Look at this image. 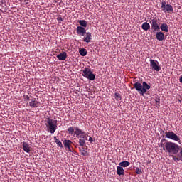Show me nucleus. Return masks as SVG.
Masks as SVG:
<instances>
[{
    "label": "nucleus",
    "mask_w": 182,
    "mask_h": 182,
    "mask_svg": "<svg viewBox=\"0 0 182 182\" xmlns=\"http://www.w3.org/2000/svg\"><path fill=\"white\" fill-rule=\"evenodd\" d=\"M160 144L161 149L168 154H178L180 151V147L177 144L166 139H161Z\"/></svg>",
    "instance_id": "f257e3e1"
},
{
    "label": "nucleus",
    "mask_w": 182,
    "mask_h": 182,
    "mask_svg": "<svg viewBox=\"0 0 182 182\" xmlns=\"http://www.w3.org/2000/svg\"><path fill=\"white\" fill-rule=\"evenodd\" d=\"M74 134H75L76 137L80 138L78 141L79 145L81 147H85V146H86V140H87L89 135L86 132L82 131L79 127L75 128Z\"/></svg>",
    "instance_id": "f03ea898"
},
{
    "label": "nucleus",
    "mask_w": 182,
    "mask_h": 182,
    "mask_svg": "<svg viewBox=\"0 0 182 182\" xmlns=\"http://www.w3.org/2000/svg\"><path fill=\"white\" fill-rule=\"evenodd\" d=\"M134 89H136L137 92H139L142 96L144 95V93L147 92L149 89H151V86H150L147 82H143L142 85L141 83L136 82L134 84H133Z\"/></svg>",
    "instance_id": "7ed1b4c3"
},
{
    "label": "nucleus",
    "mask_w": 182,
    "mask_h": 182,
    "mask_svg": "<svg viewBox=\"0 0 182 182\" xmlns=\"http://www.w3.org/2000/svg\"><path fill=\"white\" fill-rule=\"evenodd\" d=\"M57 123L58 120H53V119L50 118L47 119V128L51 134H53V133L56 132V129H58Z\"/></svg>",
    "instance_id": "20e7f679"
},
{
    "label": "nucleus",
    "mask_w": 182,
    "mask_h": 182,
    "mask_svg": "<svg viewBox=\"0 0 182 182\" xmlns=\"http://www.w3.org/2000/svg\"><path fill=\"white\" fill-rule=\"evenodd\" d=\"M161 5V11L162 12H164V14H173L174 11L173 6H171L170 4H167L166 1H162Z\"/></svg>",
    "instance_id": "39448f33"
},
{
    "label": "nucleus",
    "mask_w": 182,
    "mask_h": 182,
    "mask_svg": "<svg viewBox=\"0 0 182 182\" xmlns=\"http://www.w3.org/2000/svg\"><path fill=\"white\" fill-rule=\"evenodd\" d=\"M82 76L88 79V80H95L96 75L92 72V70L89 68H85L82 73Z\"/></svg>",
    "instance_id": "423d86ee"
},
{
    "label": "nucleus",
    "mask_w": 182,
    "mask_h": 182,
    "mask_svg": "<svg viewBox=\"0 0 182 182\" xmlns=\"http://www.w3.org/2000/svg\"><path fill=\"white\" fill-rule=\"evenodd\" d=\"M165 137L166 139H171V140H173L174 141H177L178 143H181V140H180V136H178L176 133L173 131H168L165 132Z\"/></svg>",
    "instance_id": "0eeeda50"
},
{
    "label": "nucleus",
    "mask_w": 182,
    "mask_h": 182,
    "mask_svg": "<svg viewBox=\"0 0 182 182\" xmlns=\"http://www.w3.org/2000/svg\"><path fill=\"white\" fill-rule=\"evenodd\" d=\"M149 62H150V66L152 70H156V72H160L161 67H160V64L159 63V61L151 59L149 60Z\"/></svg>",
    "instance_id": "6e6552de"
},
{
    "label": "nucleus",
    "mask_w": 182,
    "mask_h": 182,
    "mask_svg": "<svg viewBox=\"0 0 182 182\" xmlns=\"http://www.w3.org/2000/svg\"><path fill=\"white\" fill-rule=\"evenodd\" d=\"M151 29L152 31H160V26H159V20L157 18H153L151 21Z\"/></svg>",
    "instance_id": "1a4fd4ad"
},
{
    "label": "nucleus",
    "mask_w": 182,
    "mask_h": 182,
    "mask_svg": "<svg viewBox=\"0 0 182 182\" xmlns=\"http://www.w3.org/2000/svg\"><path fill=\"white\" fill-rule=\"evenodd\" d=\"M86 28L82 26H77V33L80 36H85L86 35Z\"/></svg>",
    "instance_id": "9d476101"
},
{
    "label": "nucleus",
    "mask_w": 182,
    "mask_h": 182,
    "mask_svg": "<svg viewBox=\"0 0 182 182\" xmlns=\"http://www.w3.org/2000/svg\"><path fill=\"white\" fill-rule=\"evenodd\" d=\"M82 42H86L87 43L92 42V33L87 32L82 39Z\"/></svg>",
    "instance_id": "9b49d317"
},
{
    "label": "nucleus",
    "mask_w": 182,
    "mask_h": 182,
    "mask_svg": "<svg viewBox=\"0 0 182 182\" xmlns=\"http://www.w3.org/2000/svg\"><path fill=\"white\" fill-rule=\"evenodd\" d=\"M57 58L58 60H66V58H68V54L66 53V52H63L57 55Z\"/></svg>",
    "instance_id": "f8f14e48"
},
{
    "label": "nucleus",
    "mask_w": 182,
    "mask_h": 182,
    "mask_svg": "<svg viewBox=\"0 0 182 182\" xmlns=\"http://www.w3.org/2000/svg\"><path fill=\"white\" fill-rule=\"evenodd\" d=\"M159 29H161L162 32H168V25H167L166 23H163L161 24Z\"/></svg>",
    "instance_id": "ddd939ff"
},
{
    "label": "nucleus",
    "mask_w": 182,
    "mask_h": 182,
    "mask_svg": "<svg viewBox=\"0 0 182 182\" xmlns=\"http://www.w3.org/2000/svg\"><path fill=\"white\" fill-rule=\"evenodd\" d=\"M156 38L157 39V41H164V33L161 31L157 32L156 34Z\"/></svg>",
    "instance_id": "4468645a"
},
{
    "label": "nucleus",
    "mask_w": 182,
    "mask_h": 182,
    "mask_svg": "<svg viewBox=\"0 0 182 182\" xmlns=\"http://www.w3.org/2000/svg\"><path fill=\"white\" fill-rule=\"evenodd\" d=\"M23 150H24L26 153L31 152V146L27 142H23Z\"/></svg>",
    "instance_id": "2eb2a0df"
},
{
    "label": "nucleus",
    "mask_w": 182,
    "mask_h": 182,
    "mask_svg": "<svg viewBox=\"0 0 182 182\" xmlns=\"http://www.w3.org/2000/svg\"><path fill=\"white\" fill-rule=\"evenodd\" d=\"M117 174L118 176H124V169L122 166L117 167Z\"/></svg>",
    "instance_id": "dca6fc26"
},
{
    "label": "nucleus",
    "mask_w": 182,
    "mask_h": 182,
    "mask_svg": "<svg viewBox=\"0 0 182 182\" xmlns=\"http://www.w3.org/2000/svg\"><path fill=\"white\" fill-rule=\"evenodd\" d=\"M29 106L31 107H38V106H39V101L38 100H33L29 102Z\"/></svg>",
    "instance_id": "f3484780"
},
{
    "label": "nucleus",
    "mask_w": 182,
    "mask_h": 182,
    "mask_svg": "<svg viewBox=\"0 0 182 182\" xmlns=\"http://www.w3.org/2000/svg\"><path fill=\"white\" fill-rule=\"evenodd\" d=\"M72 141L69 140V139H65L63 141V144H64V147L65 149H66L67 147H70V144H72Z\"/></svg>",
    "instance_id": "a211bd4d"
},
{
    "label": "nucleus",
    "mask_w": 182,
    "mask_h": 182,
    "mask_svg": "<svg viewBox=\"0 0 182 182\" xmlns=\"http://www.w3.org/2000/svg\"><path fill=\"white\" fill-rule=\"evenodd\" d=\"M78 23L82 26V28H86L87 26V21L85 20H79Z\"/></svg>",
    "instance_id": "6ab92c4d"
},
{
    "label": "nucleus",
    "mask_w": 182,
    "mask_h": 182,
    "mask_svg": "<svg viewBox=\"0 0 182 182\" xmlns=\"http://www.w3.org/2000/svg\"><path fill=\"white\" fill-rule=\"evenodd\" d=\"M141 28L143 31H147L148 29L150 28V24L147 22H144V23H142Z\"/></svg>",
    "instance_id": "aec40b11"
},
{
    "label": "nucleus",
    "mask_w": 182,
    "mask_h": 182,
    "mask_svg": "<svg viewBox=\"0 0 182 182\" xmlns=\"http://www.w3.org/2000/svg\"><path fill=\"white\" fill-rule=\"evenodd\" d=\"M130 164V162L127 161H122L119 164V166H120L121 167H129Z\"/></svg>",
    "instance_id": "412c9836"
},
{
    "label": "nucleus",
    "mask_w": 182,
    "mask_h": 182,
    "mask_svg": "<svg viewBox=\"0 0 182 182\" xmlns=\"http://www.w3.org/2000/svg\"><path fill=\"white\" fill-rule=\"evenodd\" d=\"M23 97L24 102H28V101L32 100V99H33V97H32L31 95H24L23 96Z\"/></svg>",
    "instance_id": "4be33fe9"
},
{
    "label": "nucleus",
    "mask_w": 182,
    "mask_h": 182,
    "mask_svg": "<svg viewBox=\"0 0 182 182\" xmlns=\"http://www.w3.org/2000/svg\"><path fill=\"white\" fill-rule=\"evenodd\" d=\"M54 140H55L57 146H58V147L63 149V145L62 144V142L59 139H58V138H56V136H54Z\"/></svg>",
    "instance_id": "5701e85b"
},
{
    "label": "nucleus",
    "mask_w": 182,
    "mask_h": 182,
    "mask_svg": "<svg viewBox=\"0 0 182 182\" xmlns=\"http://www.w3.org/2000/svg\"><path fill=\"white\" fill-rule=\"evenodd\" d=\"M79 52L81 56H86L87 55V50L85 48H81Z\"/></svg>",
    "instance_id": "b1692460"
},
{
    "label": "nucleus",
    "mask_w": 182,
    "mask_h": 182,
    "mask_svg": "<svg viewBox=\"0 0 182 182\" xmlns=\"http://www.w3.org/2000/svg\"><path fill=\"white\" fill-rule=\"evenodd\" d=\"M114 96H115V100L117 102H120V100H122V95L119 92H115Z\"/></svg>",
    "instance_id": "393cba45"
},
{
    "label": "nucleus",
    "mask_w": 182,
    "mask_h": 182,
    "mask_svg": "<svg viewBox=\"0 0 182 182\" xmlns=\"http://www.w3.org/2000/svg\"><path fill=\"white\" fill-rule=\"evenodd\" d=\"M68 134H73V133H75V128H73V127H70L68 129Z\"/></svg>",
    "instance_id": "a878e982"
},
{
    "label": "nucleus",
    "mask_w": 182,
    "mask_h": 182,
    "mask_svg": "<svg viewBox=\"0 0 182 182\" xmlns=\"http://www.w3.org/2000/svg\"><path fill=\"white\" fill-rule=\"evenodd\" d=\"M81 155L82 156H89V154L87 153V151L83 149L81 152Z\"/></svg>",
    "instance_id": "bb28decb"
},
{
    "label": "nucleus",
    "mask_w": 182,
    "mask_h": 182,
    "mask_svg": "<svg viewBox=\"0 0 182 182\" xmlns=\"http://www.w3.org/2000/svg\"><path fill=\"white\" fill-rule=\"evenodd\" d=\"M172 158L174 161H180L181 160L180 157L176 156H172Z\"/></svg>",
    "instance_id": "cd10ccee"
},
{
    "label": "nucleus",
    "mask_w": 182,
    "mask_h": 182,
    "mask_svg": "<svg viewBox=\"0 0 182 182\" xmlns=\"http://www.w3.org/2000/svg\"><path fill=\"white\" fill-rule=\"evenodd\" d=\"M156 107H160V99L155 100Z\"/></svg>",
    "instance_id": "c85d7f7f"
},
{
    "label": "nucleus",
    "mask_w": 182,
    "mask_h": 182,
    "mask_svg": "<svg viewBox=\"0 0 182 182\" xmlns=\"http://www.w3.org/2000/svg\"><path fill=\"white\" fill-rule=\"evenodd\" d=\"M136 174H141V169L136 168Z\"/></svg>",
    "instance_id": "c756f323"
},
{
    "label": "nucleus",
    "mask_w": 182,
    "mask_h": 182,
    "mask_svg": "<svg viewBox=\"0 0 182 182\" xmlns=\"http://www.w3.org/2000/svg\"><path fill=\"white\" fill-rule=\"evenodd\" d=\"M57 21H58V22H62L63 21V18L61 16H58L57 18Z\"/></svg>",
    "instance_id": "7c9ffc66"
},
{
    "label": "nucleus",
    "mask_w": 182,
    "mask_h": 182,
    "mask_svg": "<svg viewBox=\"0 0 182 182\" xmlns=\"http://www.w3.org/2000/svg\"><path fill=\"white\" fill-rule=\"evenodd\" d=\"M89 141H90V143H92V141H95V140H93V138L90 137L89 138Z\"/></svg>",
    "instance_id": "2f4dec72"
},
{
    "label": "nucleus",
    "mask_w": 182,
    "mask_h": 182,
    "mask_svg": "<svg viewBox=\"0 0 182 182\" xmlns=\"http://www.w3.org/2000/svg\"><path fill=\"white\" fill-rule=\"evenodd\" d=\"M179 82L180 83H182V75H181L179 77Z\"/></svg>",
    "instance_id": "473e14b6"
},
{
    "label": "nucleus",
    "mask_w": 182,
    "mask_h": 182,
    "mask_svg": "<svg viewBox=\"0 0 182 182\" xmlns=\"http://www.w3.org/2000/svg\"><path fill=\"white\" fill-rule=\"evenodd\" d=\"M66 149H68V151H72V149L70 148V146L67 147Z\"/></svg>",
    "instance_id": "72a5a7b5"
},
{
    "label": "nucleus",
    "mask_w": 182,
    "mask_h": 182,
    "mask_svg": "<svg viewBox=\"0 0 182 182\" xmlns=\"http://www.w3.org/2000/svg\"><path fill=\"white\" fill-rule=\"evenodd\" d=\"M73 146H75V147H79V146H80V145L73 144Z\"/></svg>",
    "instance_id": "f704fd0d"
},
{
    "label": "nucleus",
    "mask_w": 182,
    "mask_h": 182,
    "mask_svg": "<svg viewBox=\"0 0 182 182\" xmlns=\"http://www.w3.org/2000/svg\"><path fill=\"white\" fill-rule=\"evenodd\" d=\"M79 150H80V153H82V151H83V150H82V148H79Z\"/></svg>",
    "instance_id": "c9c22d12"
},
{
    "label": "nucleus",
    "mask_w": 182,
    "mask_h": 182,
    "mask_svg": "<svg viewBox=\"0 0 182 182\" xmlns=\"http://www.w3.org/2000/svg\"><path fill=\"white\" fill-rule=\"evenodd\" d=\"M180 154H181V156H182V149H181V151H180Z\"/></svg>",
    "instance_id": "e433bc0d"
}]
</instances>
